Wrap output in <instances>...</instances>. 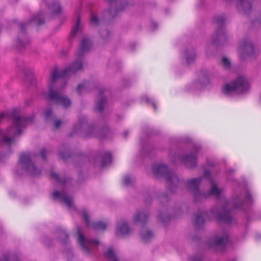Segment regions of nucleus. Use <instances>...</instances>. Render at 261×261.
I'll list each match as a JSON object with an SVG mask.
<instances>
[{
    "instance_id": "obj_1",
    "label": "nucleus",
    "mask_w": 261,
    "mask_h": 261,
    "mask_svg": "<svg viewBox=\"0 0 261 261\" xmlns=\"http://www.w3.org/2000/svg\"><path fill=\"white\" fill-rule=\"evenodd\" d=\"M82 68V63L81 60L75 61L70 66L63 70L58 71L57 68H54L51 74L50 81L49 84L48 98L54 100L56 103L61 105L65 108L71 106L70 100L66 96L62 95L58 91L53 89L54 85L56 80L60 77H66L74 74Z\"/></svg>"
},
{
    "instance_id": "obj_2",
    "label": "nucleus",
    "mask_w": 261,
    "mask_h": 261,
    "mask_svg": "<svg viewBox=\"0 0 261 261\" xmlns=\"http://www.w3.org/2000/svg\"><path fill=\"white\" fill-rule=\"evenodd\" d=\"M11 117L13 119L12 125L8 128V134L14 137L20 135L22 129L27 124L32 122V119L30 118L20 117L19 112L16 109L13 110L11 114Z\"/></svg>"
},
{
    "instance_id": "obj_3",
    "label": "nucleus",
    "mask_w": 261,
    "mask_h": 261,
    "mask_svg": "<svg viewBox=\"0 0 261 261\" xmlns=\"http://www.w3.org/2000/svg\"><path fill=\"white\" fill-rule=\"evenodd\" d=\"M153 172L156 177L165 176L169 185V188L172 191V189L176 187L179 182L177 175L173 172L169 171L167 167L163 164H154L153 166Z\"/></svg>"
},
{
    "instance_id": "obj_4",
    "label": "nucleus",
    "mask_w": 261,
    "mask_h": 261,
    "mask_svg": "<svg viewBox=\"0 0 261 261\" xmlns=\"http://www.w3.org/2000/svg\"><path fill=\"white\" fill-rule=\"evenodd\" d=\"M249 89V84L244 76H239L230 84H226L223 89V92L229 95L233 92L244 93Z\"/></svg>"
},
{
    "instance_id": "obj_5",
    "label": "nucleus",
    "mask_w": 261,
    "mask_h": 261,
    "mask_svg": "<svg viewBox=\"0 0 261 261\" xmlns=\"http://www.w3.org/2000/svg\"><path fill=\"white\" fill-rule=\"evenodd\" d=\"M19 163L23 168L32 175H38L41 171L37 169L34 164L32 162L30 154L29 153L21 154L19 159Z\"/></svg>"
},
{
    "instance_id": "obj_6",
    "label": "nucleus",
    "mask_w": 261,
    "mask_h": 261,
    "mask_svg": "<svg viewBox=\"0 0 261 261\" xmlns=\"http://www.w3.org/2000/svg\"><path fill=\"white\" fill-rule=\"evenodd\" d=\"M134 219L135 223L140 222L142 223L141 236L143 241L144 242L149 241L152 238L153 234L151 231L144 228L147 220V214L145 213L138 212Z\"/></svg>"
},
{
    "instance_id": "obj_7",
    "label": "nucleus",
    "mask_w": 261,
    "mask_h": 261,
    "mask_svg": "<svg viewBox=\"0 0 261 261\" xmlns=\"http://www.w3.org/2000/svg\"><path fill=\"white\" fill-rule=\"evenodd\" d=\"M78 242L81 245L83 251L87 254L90 252V249L96 247L99 244V242L95 240L85 239L83 234L78 231Z\"/></svg>"
},
{
    "instance_id": "obj_8",
    "label": "nucleus",
    "mask_w": 261,
    "mask_h": 261,
    "mask_svg": "<svg viewBox=\"0 0 261 261\" xmlns=\"http://www.w3.org/2000/svg\"><path fill=\"white\" fill-rule=\"evenodd\" d=\"M224 20V18L223 16H217L214 18L215 23L219 28L216 31L213 38V42L214 44L217 43V40L221 41L222 40H226V35L222 29Z\"/></svg>"
},
{
    "instance_id": "obj_9",
    "label": "nucleus",
    "mask_w": 261,
    "mask_h": 261,
    "mask_svg": "<svg viewBox=\"0 0 261 261\" xmlns=\"http://www.w3.org/2000/svg\"><path fill=\"white\" fill-rule=\"evenodd\" d=\"M201 182V178H196L189 180L187 182L188 187L193 192L195 201H198V197H204V194L201 193L198 187Z\"/></svg>"
},
{
    "instance_id": "obj_10",
    "label": "nucleus",
    "mask_w": 261,
    "mask_h": 261,
    "mask_svg": "<svg viewBox=\"0 0 261 261\" xmlns=\"http://www.w3.org/2000/svg\"><path fill=\"white\" fill-rule=\"evenodd\" d=\"M212 213L219 221H223L226 223H229L231 221L230 212L225 208H223L221 212H217L215 208H213L212 210Z\"/></svg>"
},
{
    "instance_id": "obj_11",
    "label": "nucleus",
    "mask_w": 261,
    "mask_h": 261,
    "mask_svg": "<svg viewBox=\"0 0 261 261\" xmlns=\"http://www.w3.org/2000/svg\"><path fill=\"white\" fill-rule=\"evenodd\" d=\"M52 195L54 198H61V200L64 202L68 207L71 208L72 206L73 201L72 197L64 194H61L57 191H55Z\"/></svg>"
},
{
    "instance_id": "obj_12",
    "label": "nucleus",
    "mask_w": 261,
    "mask_h": 261,
    "mask_svg": "<svg viewBox=\"0 0 261 261\" xmlns=\"http://www.w3.org/2000/svg\"><path fill=\"white\" fill-rule=\"evenodd\" d=\"M237 5L239 11L245 14L251 11L252 6L248 0H238Z\"/></svg>"
},
{
    "instance_id": "obj_13",
    "label": "nucleus",
    "mask_w": 261,
    "mask_h": 261,
    "mask_svg": "<svg viewBox=\"0 0 261 261\" xmlns=\"http://www.w3.org/2000/svg\"><path fill=\"white\" fill-rule=\"evenodd\" d=\"M91 47V43L90 40L87 38H84L81 42L77 56H82L85 53L89 50Z\"/></svg>"
},
{
    "instance_id": "obj_14",
    "label": "nucleus",
    "mask_w": 261,
    "mask_h": 261,
    "mask_svg": "<svg viewBox=\"0 0 261 261\" xmlns=\"http://www.w3.org/2000/svg\"><path fill=\"white\" fill-rule=\"evenodd\" d=\"M182 161L187 167L193 168L196 165L197 158L195 155L192 153L185 156Z\"/></svg>"
},
{
    "instance_id": "obj_15",
    "label": "nucleus",
    "mask_w": 261,
    "mask_h": 261,
    "mask_svg": "<svg viewBox=\"0 0 261 261\" xmlns=\"http://www.w3.org/2000/svg\"><path fill=\"white\" fill-rule=\"evenodd\" d=\"M240 49L244 52L246 53L248 55H253L254 54L255 48L251 43H244L240 46Z\"/></svg>"
},
{
    "instance_id": "obj_16",
    "label": "nucleus",
    "mask_w": 261,
    "mask_h": 261,
    "mask_svg": "<svg viewBox=\"0 0 261 261\" xmlns=\"http://www.w3.org/2000/svg\"><path fill=\"white\" fill-rule=\"evenodd\" d=\"M129 228L127 224L125 222H122L119 224L116 231L117 236H123L128 233Z\"/></svg>"
},
{
    "instance_id": "obj_17",
    "label": "nucleus",
    "mask_w": 261,
    "mask_h": 261,
    "mask_svg": "<svg viewBox=\"0 0 261 261\" xmlns=\"http://www.w3.org/2000/svg\"><path fill=\"white\" fill-rule=\"evenodd\" d=\"M48 9L53 15L59 14L62 10V8L58 2H53L51 5H48Z\"/></svg>"
},
{
    "instance_id": "obj_18",
    "label": "nucleus",
    "mask_w": 261,
    "mask_h": 261,
    "mask_svg": "<svg viewBox=\"0 0 261 261\" xmlns=\"http://www.w3.org/2000/svg\"><path fill=\"white\" fill-rule=\"evenodd\" d=\"M205 212H202L200 214H197L195 216V226L197 228H200L203 226L205 221L203 218L206 215Z\"/></svg>"
},
{
    "instance_id": "obj_19",
    "label": "nucleus",
    "mask_w": 261,
    "mask_h": 261,
    "mask_svg": "<svg viewBox=\"0 0 261 261\" xmlns=\"http://www.w3.org/2000/svg\"><path fill=\"white\" fill-rule=\"evenodd\" d=\"M228 240V237L224 236L223 237L216 238L214 241L213 243L216 247H223L227 243Z\"/></svg>"
},
{
    "instance_id": "obj_20",
    "label": "nucleus",
    "mask_w": 261,
    "mask_h": 261,
    "mask_svg": "<svg viewBox=\"0 0 261 261\" xmlns=\"http://www.w3.org/2000/svg\"><path fill=\"white\" fill-rule=\"evenodd\" d=\"M103 93V90L100 91L99 92V95L101 97L100 98V99L97 102V103L96 104V106L95 107V110L97 111H98L99 112H102V111L103 110V108H104V105H105V104L106 103V98L102 96Z\"/></svg>"
},
{
    "instance_id": "obj_21",
    "label": "nucleus",
    "mask_w": 261,
    "mask_h": 261,
    "mask_svg": "<svg viewBox=\"0 0 261 261\" xmlns=\"http://www.w3.org/2000/svg\"><path fill=\"white\" fill-rule=\"evenodd\" d=\"M31 22L37 26L41 25L44 23V20L43 18L42 13H39L34 16L31 19Z\"/></svg>"
},
{
    "instance_id": "obj_22",
    "label": "nucleus",
    "mask_w": 261,
    "mask_h": 261,
    "mask_svg": "<svg viewBox=\"0 0 261 261\" xmlns=\"http://www.w3.org/2000/svg\"><path fill=\"white\" fill-rule=\"evenodd\" d=\"M222 193V190L218 188L217 185L213 183L212 187L210 190L208 195H214L216 197L219 198Z\"/></svg>"
},
{
    "instance_id": "obj_23",
    "label": "nucleus",
    "mask_w": 261,
    "mask_h": 261,
    "mask_svg": "<svg viewBox=\"0 0 261 261\" xmlns=\"http://www.w3.org/2000/svg\"><path fill=\"white\" fill-rule=\"evenodd\" d=\"M112 161V156L110 152H106L102 156L101 167H104L107 164L110 163Z\"/></svg>"
},
{
    "instance_id": "obj_24",
    "label": "nucleus",
    "mask_w": 261,
    "mask_h": 261,
    "mask_svg": "<svg viewBox=\"0 0 261 261\" xmlns=\"http://www.w3.org/2000/svg\"><path fill=\"white\" fill-rule=\"evenodd\" d=\"M105 255L107 258L111 261H118L112 248L108 249Z\"/></svg>"
},
{
    "instance_id": "obj_25",
    "label": "nucleus",
    "mask_w": 261,
    "mask_h": 261,
    "mask_svg": "<svg viewBox=\"0 0 261 261\" xmlns=\"http://www.w3.org/2000/svg\"><path fill=\"white\" fill-rule=\"evenodd\" d=\"M107 225L102 221H97L92 224V227L95 230H105Z\"/></svg>"
},
{
    "instance_id": "obj_26",
    "label": "nucleus",
    "mask_w": 261,
    "mask_h": 261,
    "mask_svg": "<svg viewBox=\"0 0 261 261\" xmlns=\"http://www.w3.org/2000/svg\"><path fill=\"white\" fill-rule=\"evenodd\" d=\"M80 21H81L80 17L79 16H77L76 20L75 26L73 28V29H72V31H71V35L72 36H74V35H75V34L77 32L78 30L80 29Z\"/></svg>"
},
{
    "instance_id": "obj_27",
    "label": "nucleus",
    "mask_w": 261,
    "mask_h": 261,
    "mask_svg": "<svg viewBox=\"0 0 261 261\" xmlns=\"http://www.w3.org/2000/svg\"><path fill=\"white\" fill-rule=\"evenodd\" d=\"M0 261H19L17 256L15 254L5 255L3 259L0 258Z\"/></svg>"
},
{
    "instance_id": "obj_28",
    "label": "nucleus",
    "mask_w": 261,
    "mask_h": 261,
    "mask_svg": "<svg viewBox=\"0 0 261 261\" xmlns=\"http://www.w3.org/2000/svg\"><path fill=\"white\" fill-rule=\"evenodd\" d=\"M69 236L65 231H61L60 234V240L62 243H66L68 240Z\"/></svg>"
},
{
    "instance_id": "obj_29",
    "label": "nucleus",
    "mask_w": 261,
    "mask_h": 261,
    "mask_svg": "<svg viewBox=\"0 0 261 261\" xmlns=\"http://www.w3.org/2000/svg\"><path fill=\"white\" fill-rule=\"evenodd\" d=\"M99 22L97 17L95 15H92L90 18V23L92 25L96 26L98 25Z\"/></svg>"
},
{
    "instance_id": "obj_30",
    "label": "nucleus",
    "mask_w": 261,
    "mask_h": 261,
    "mask_svg": "<svg viewBox=\"0 0 261 261\" xmlns=\"http://www.w3.org/2000/svg\"><path fill=\"white\" fill-rule=\"evenodd\" d=\"M222 62L225 68L227 69L230 67V62L226 58L223 57L222 59Z\"/></svg>"
},
{
    "instance_id": "obj_31",
    "label": "nucleus",
    "mask_w": 261,
    "mask_h": 261,
    "mask_svg": "<svg viewBox=\"0 0 261 261\" xmlns=\"http://www.w3.org/2000/svg\"><path fill=\"white\" fill-rule=\"evenodd\" d=\"M82 215L87 223V225L89 226L90 224V221L87 213L85 211H83L82 212Z\"/></svg>"
},
{
    "instance_id": "obj_32",
    "label": "nucleus",
    "mask_w": 261,
    "mask_h": 261,
    "mask_svg": "<svg viewBox=\"0 0 261 261\" xmlns=\"http://www.w3.org/2000/svg\"><path fill=\"white\" fill-rule=\"evenodd\" d=\"M13 141H14V139H13L12 138L8 137H5L3 138L2 142L3 143H5L6 144H10Z\"/></svg>"
},
{
    "instance_id": "obj_33",
    "label": "nucleus",
    "mask_w": 261,
    "mask_h": 261,
    "mask_svg": "<svg viewBox=\"0 0 261 261\" xmlns=\"http://www.w3.org/2000/svg\"><path fill=\"white\" fill-rule=\"evenodd\" d=\"M50 177L54 179L56 181L60 182V177L58 174L51 172L50 174Z\"/></svg>"
},
{
    "instance_id": "obj_34",
    "label": "nucleus",
    "mask_w": 261,
    "mask_h": 261,
    "mask_svg": "<svg viewBox=\"0 0 261 261\" xmlns=\"http://www.w3.org/2000/svg\"><path fill=\"white\" fill-rule=\"evenodd\" d=\"M123 184L124 185L127 186L130 183V178L128 176H126L123 178Z\"/></svg>"
},
{
    "instance_id": "obj_35",
    "label": "nucleus",
    "mask_w": 261,
    "mask_h": 261,
    "mask_svg": "<svg viewBox=\"0 0 261 261\" xmlns=\"http://www.w3.org/2000/svg\"><path fill=\"white\" fill-rule=\"evenodd\" d=\"M61 120H57L55 122L54 127L55 129H58L62 124Z\"/></svg>"
},
{
    "instance_id": "obj_36",
    "label": "nucleus",
    "mask_w": 261,
    "mask_h": 261,
    "mask_svg": "<svg viewBox=\"0 0 261 261\" xmlns=\"http://www.w3.org/2000/svg\"><path fill=\"white\" fill-rule=\"evenodd\" d=\"M190 261H202L201 256H193L190 258Z\"/></svg>"
},
{
    "instance_id": "obj_37",
    "label": "nucleus",
    "mask_w": 261,
    "mask_h": 261,
    "mask_svg": "<svg viewBox=\"0 0 261 261\" xmlns=\"http://www.w3.org/2000/svg\"><path fill=\"white\" fill-rule=\"evenodd\" d=\"M52 114L51 110H47L45 112V117L46 119L48 118Z\"/></svg>"
},
{
    "instance_id": "obj_38",
    "label": "nucleus",
    "mask_w": 261,
    "mask_h": 261,
    "mask_svg": "<svg viewBox=\"0 0 261 261\" xmlns=\"http://www.w3.org/2000/svg\"><path fill=\"white\" fill-rule=\"evenodd\" d=\"M195 58V55L193 54L191 55V56H188L187 58V60L188 63H190L191 62L193 61Z\"/></svg>"
},
{
    "instance_id": "obj_39",
    "label": "nucleus",
    "mask_w": 261,
    "mask_h": 261,
    "mask_svg": "<svg viewBox=\"0 0 261 261\" xmlns=\"http://www.w3.org/2000/svg\"><path fill=\"white\" fill-rule=\"evenodd\" d=\"M46 150L44 149H42L40 151V154L42 158L44 160H46Z\"/></svg>"
},
{
    "instance_id": "obj_40",
    "label": "nucleus",
    "mask_w": 261,
    "mask_h": 261,
    "mask_svg": "<svg viewBox=\"0 0 261 261\" xmlns=\"http://www.w3.org/2000/svg\"><path fill=\"white\" fill-rule=\"evenodd\" d=\"M84 88V84H79V85H78L77 86V89H76L77 91L79 93H81L82 89H83Z\"/></svg>"
},
{
    "instance_id": "obj_41",
    "label": "nucleus",
    "mask_w": 261,
    "mask_h": 261,
    "mask_svg": "<svg viewBox=\"0 0 261 261\" xmlns=\"http://www.w3.org/2000/svg\"><path fill=\"white\" fill-rule=\"evenodd\" d=\"M211 173L209 171H205L203 174V176L206 178L210 177Z\"/></svg>"
},
{
    "instance_id": "obj_42",
    "label": "nucleus",
    "mask_w": 261,
    "mask_h": 261,
    "mask_svg": "<svg viewBox=\"0 0 261 261\" xmlns=\"http://www.w3.org/2000/svg\"><path fill=\"white\" fill-rule=\"evenodd\" d=\"M59 155H60V156L61 158H62L63 159H66L67 158V157H66L65 155H64L63 154V153H62V152H60V153H59Z\"/></svg>"
},
{
    "instance_id": "obj_43",
    "label": "nucleus",
    "mask_w": 261,
    "mask_h": 261,
    "mask_svg": "<svg viewBox=\"0 0 261 261\" xmlns=\"http://www.w3.org/2000/svg\"><path fill=\"white\" fill-rule=\"evenodd\" d=\"M243 204V202L242 201L241 202V204L240 205L237 204V203L235 204L234 207L235 208H240L241 207V205Z\"/></svg>"
},
{
    "instance_id": "obj_44",
    "label": "nucleus",
    "mask_w": 261,
    "mask_h": 261,
    "mask_svg": "<svg viewBox=\"0 0 261 261\" xmlns=\"http://www.w3.org/2000/svg\"><path fill=\"white\" fill-rule=\"evenodd\" d=\"M26 25V24L25 23H21L20 24V28H21V30L22 31L23 30V29L24 28V27H25Z\"/></svg>"
},
{
    "instance_id": "obj_45",
    "label": "nucleus",
    "mask_w": 261,
    "mask_h": 261,
    "mask_svg": "<svg viewBox=\"0 0 261 261\" xmlns=\"http://www.w3.org/2000/svg\"><path fill=\"white\" fill-rule=\"evenodd\" d=\"M152 105H153L154 110L156 111V106L155 105V104L154 103H152Z\"/></svg>"
},
{
    "instance_id": "obj_46",
    "label": "nucleus",
    "mask_w": 261,
    "mask_h": 261,
    "mask_svg": "<svg viewBox=\"0 0 261 261\" xmlns=\"http://www.w3.org/2000/svg\"><path fill=\"white\" fill-rule=\"evenodd\" d=\"M124 135L125 137H126V136L127 135V132H124Z\"/></svg>"
},
{
    "instance_id": "obj_47",
    "label": "nucleus",
    "mask_w": 261,
    "mask_h": 261,
    "mask_svg": "<svg viewBox=\"0 0 261 261\" xmlns=\"http://www.w3.org/2000/svg\"><path fill=\"white\" fill-rule=\"evenodd\" d=\"M106 32L107 33V34H108V36H109L110 35V32L108 31H106Z\"/></svg>"
},
{
    "instance_id": "obj_48",
    "label": "nucleus",
    "mask_w": 261,
    "mask_h": 261,
    "mask_svg": "<svg viewBox=\"0 0 261 261\" xmlns=\"http://www.w3.org/2000/svg\"><path fill=\"white\" fill-rule=\"evenodd\" d=\"M111 10H109V12L111 14V15H113V14L111 12Z\"/></svg>"
},
{
    "instance_id": "obj_49",
    "label": "nucleus",
    "mask_w": 261,
    "mask_h": 261,
    "mask_svg": "<svg viewBox=\"0 0 261 261\" xmlns=\"http://www.w3.org/2000/svg\"><path fill=\"white\" fill-rule=\"evenodd\" d=\"M102 38H103V39H106V37H104V36H102Z\"/></svg>"
}]
</instances>
